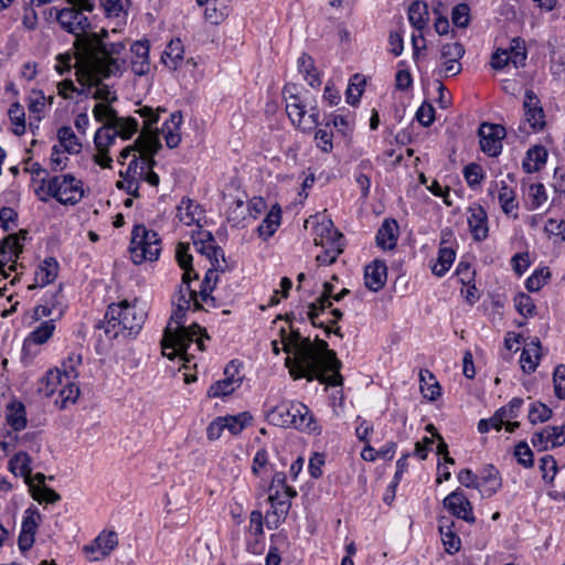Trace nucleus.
Here are the masks:
<instances>
[{
  "label": "nucleus",
  "instance_id": "nucleus-43",
  "mask_svg": "<svg viewBox=\"0 0 565 565\" xmlns=\"http://www.w3.org/2000/svg\"><path fill=\"white\" fill-rule=\"evenodd\" d=\"M7 422L15 430H22L26 426L25 407L20 402H13L7 409Z\"/></svg>",
  "mask_w": 565,
  "mask_h": 565
},
{
  "label": "nucleus",
  "instance_id": "nucleus-38",
  "mask_svg": "<svg viewBox=\"0 0 565 565\" xmlns=\"http://www.w3.org/2000/svg\"><path fill=\"white\" fill-rule=\"evenodd\" d=\"M297 64L299 72L311 87L321 85V78L317 72L313 58L309 54L302 53Z\"/></svg>",
  "mask_w": 565,
  "mask_h": 565
},
{
  "label": "nucleus",
  "instance_id": "nucleus-16",
  "mask_svg": "<svg viewBox=\"0 0 565 565\" xmlns=\"http://www.w3.org/2000/svg\"><path fill=\"white\" fill-rule=\"evenodd\" d=\"M237 369L234 361L225 367L223 380L214 382L207 390L210 398L225 397L231 395L242 384V377L236 376Z\"/></svg>",
  "mask_w": 565,
  "mask_h": 565
},
{
  "label": "nucleus",
  "instance_id": "nucleus-58",
  "mask_svg": "<svg viewBox=\"0 0 565 565\" xmlns=\"http://www.w3.org/2000/svg\"><path fill=\"white\" fill-rule=\"evenodd\" d=\"M499 202L502 211L505 214H510L518 207L514 191L511 188H509L504 182H502V185L499 191Z\"/></svg>",
  "mask_w": 565,
  "mask_h": 565
},
{
  "label": "nucleus",
  "instance_id": "nucleus-10",
  "mask_svg": "<svg viewBox=\"0 0 565 565\" xmlns=\"http://www.w3.org/2000/svg\"><path fill=\"white\" fill-rule=\"evenodd\" d=\"M162 148L160 138L156 134L140 132L134 145L124 148L118 157L120 164L125 163V160L132 156L138 158V162L142 163L154 159V154Z\"/></svg>",
  "mask_w": 565,
  "mask_h": 565
},
{
  "label": "nucleus",
  "instance_id": "nucleus-4",
  "mask_svg": "<svg viewBox=\"0 0 565 565\" xmlns=\"http://www.w3.org/2000/svg\"><path fill=\"white\" fill-rule=\"evenodd\" d=\"M270 424L279 427H294L298 430L317 434L321 433L313 414L308 406L300 402L284 401L267 413Z\"/></svg>",
  "mask_w": 565,
  "mask_h": 565
},
{
  "label": "nucleus",
  "instance_id": "nucleus-3",
  "mask_svg": "<svg viewBox=\"0 0 565 565\" xmlns=\"http://www.w3.org/2000/svg\"><path fill=\"white\" fill-rule=\"evenodd\" d=\"M146 320V313L138 310L136 306L130 305L127 300L119 303L108 306L104 320L97 322L96 328L103 329L108 340L119 337H136Z\"/></svg>",
  "mask_w": 565,
  "mask_h": 565
},
{
  "label": "nucleus",
  "instance_id": "nucleus-49",
  "mask_svg": "<svg viewBox=\"0 0 565 565\" xmlns=\"http://www.w3.org/2000/svg\"><path fill=\"white\" fill-rule=\"evenodd\" d=\"M9 118L13 125L12 132L17 136H22L25 132V113L20 103L11 104L9 111Z\"/></svg>",
  "mask_w": 565,
  "mask_h": 565
},
{
  "label": "nucleus",
  "instance_id": "nucleus-31",
  "mask_svg": "<svg viewBox=\"0 0 565 565\" xmlns=\"http://www.w3.org/2000/svg\"><path fill=\"white\" fill-rule=\"evenodd\" d=\"M280 222L281 209L279 204H274L266 214L263 222L257 226L256 231L258 233V236L264 241H267L276 233V231L280 226Z\"/></svg>",
  "mask_w": 565,
  "mask_h": 565
},
{
  "label": "nucleus",
  "instance_id": "nucleus-54",
  "mask_svg": "<svg viewBox=\"0 0 565 565\" xmlns=\"http://www.w3.org/2000/svg\"><path fill=\"white\" fill-rule=\"evenodd\" d=\"M175 259L183 273L190 275L196 274L192 266V255L190 254V246L186 243H179L175 248Z\"/></svg>",
  "mask_w": 565,
  "mask_h": 565
},
{
  "label": "nucleus",
  "instance_id": "nucleus-14",
  "mask_svg": "<svg viewBox=\"0 0 565 565\" xmlns=\"http://www.w3.org/2000/svg\"><path fill=\"white\" fill-rule=\"evenodd\" d=\"M156 163L157 162L154 159L139 163L138 158L135 156V158L130 160L126 172H120V175L124 178V180L117 182V188L125 190L128 194L135 198H139V184L143 178L145 168L147 166H156Z\"/></svg>",
  "mask_w": 565,
  "mask_h": 565
},
{
  "label": "nucleus",
  "instance_id": "nucleus-62",
  "mask_svg": "<svg viewBox=\"0 0 565 565\" xmlns=\"http://www.w3.org/2000/svg\"><path fill=\"white\" fill-rule=\"evenodd\" d=\"M463 177L470 188H476L484 179V172L480 164L469 163L463 169Z\"/></svg>",
  "mask_w": 565,
  "mask_h": 565
},
{
  "label": "nucleus",
  "instance_id": "nucleus-46",
  "mask_svg": "<svg viewBox=\"0 0 565 565\" xmlns=\"http://www.w3.org/2000/svg\"><path fill=\"white\" fill-rule=\"evenodd\" d=\"M177 210L179 220L185 225L190 226L199 221L201 211L199 210V205L192 200L182 199Z\"/></svg>",
  "mask_w": 565,
  "mask_h": 565
},
{
  "label": "nucleus",
  "instance_id": "nucleus-39",
  "mask_svg": "<svg viewBox=\"0 0 565 565\" xmlns=\"http://www.w3.org/2000/svg\"><path fill=\"white\" fill-rule=\"evenodd\" d=\"M58 263L54 257H46L35 271V282L46 286L54 281L57 276Z\"/></svg>",
  "mask_w": 565,
  "mask_h": 565
},
{
  "label": "nucleus",
  "instance_id": "nucleus-19",
  "mask_svg": "<svg viewBox=\"0 0 565 565\" xmlns=\"http://www.w3.org/2000/svg\"><path fill=\"white\" fill-rule=\"evenodd\" d=\"M94 117L99 122H105L104 126L119 127V125H129L130 131L138 130V121L132 117H119L114 108L106 104H97L93 109Z\"/></svg>",
  "mask_w": 565,
  "mask_h": 565
},
{
  "label": "nucleus",
  "instance_id": "nucleus-47",
  "mask_svg": "<svg viewBox=\"0 0 565 565\" xmlns=\"http://www.w3.org/2000/svg\"><path fill=\"white\" fill-rule=\"evenodd\" d=\"M224 428L227 429L232 435H238L242 430L247 427L253 417L249 413L243 412L237 415L223 416Z\"/></svg>",
  "mask_w": 565,
  "mask_h": 565
},
{
  "label": "nucleus",
  "instance_id": "nucleus-60",
  "mask_svg": "<svg viewBox=\"0 0 565 565\" xmlns=\"http://www.w3.org/2000/svg\"><path fill=\"white\" fill-rule=\"evenodd\" d=\"M323 253L317 255L316 260L319 265L329 266L335 263L338 256L343 252V245L332 243V245L323 247Z\"/></svg>",
  "mask_w": 565,
  "mask_h": 565
},
{
  "label": "nucleus",
  "instance_id": "nucleus-8",
  "mask_svg": "<svg viewBox=\"0 0 565 565\" xmlns=\"http://www.w3.org/2000/svg\"><path fill=\"white\" fill-rule=\"evenodd\" d=\"M201 331L202 328L198 323H192L190 327L177 330L171 337H162V354L169 360H173L177 355H185L188 348L195 342Z\"/></svg>",
  "mask_w": 565,
  "mask_h": 565
},
{
  "label": "nucleus",
  "instance_id": "nucleus-37",
  "mask_svg": "<svg viewBox=\"0 0 565 565\" xmlns=\"http://www.w3.org/2000/svg\"><path fill=\"white\" fill-rule=\"evenodd\" d=\"M183 53L184 49L182 41L180 39H174L171 40L167 45L161 60L163 64L169 68L177 70L180 65V62L183 60Z\"/></svg>",
  "mask_w": 565,
  "mask_h": 565
},
{
  "label": "nucleus",
  "instance_id": "nucleus-17",
  "mask_svg": "<svg viewBox=\"0 0 565 565\" xmlns=\"http://www.w3.org/2000/svg\"><path fill=\"white\" fill-rule=\"evenodd\" d=\"M117 534L113 531L108 533H100L92 544L84 546V552L90 562L99 561L109 555L110 552L117 546Z\"/></svg>",
  "mask_w": 565,
  "mask_h": 565
},
{
  "label": "nucleus",
  "instance_id": "nucleus-55",
  "mask_svg": "<svg viewBox=\"0 0 565 565\" xmlns=\"http://www.w3.org/2000/svg\"><path fill=\"white\" fill-rule=\"evenodd\" d=\"M41 521V513L35 507H30L24 511L21 532L35 535L39 522Z\"/></svg>",
  "mask_w": 565,
  "mask_h": 565
},
{
  "label": "nucleus",
  "instance_id": "nucleus-57",
  "mask_svg": "<svg viewBox=\"0 0 565 565\" xmlns=\"http://www.w3.org/2000/svg\"><path fill=\"white\" fill-rule=\"evenodd\" d=\"M60 298H61V289L51 294L50 297L46 299L45 303L39 305L35 307V309H34L35 318L39 319V318L52 316L54 313V310L56 309V306L61 303Z\"/></svg>",
  "mask_w": 565,
  "mask_h": 565
},
{
  "label": "nucleus",
  "instance_id": "nucleus-22",
  "mask_svg": "<svg viewBox=\"0 0 565 565\" xmlns=\"http://www.w3.org/2000/svg\"><path fill=\"white\" fill-rule=\"evenodd\" d=\"M542 358V347L539 338H530L527 342L524 343L521 356L520 364L524 373L532 374L535 372L536 367L540 364Z\"/></svg>",
  "mask_w": 565,
  "mask_h": 565
},
{
  "label": "nucleus",
  "instance_id": "nucleus-13",
  "mask_svg": "<svg viewBox=\"0 0 565 565\" xmlns=\"http://www.w3.org/2000/svg\"><path fill=\"white\" fill-rule=\"evenodd\" d=\"M22 250L23 247L15 234H10L0 242V277L2 279L9 277L8 270H17V260Z\"/></svg>",
  "mask_w": 565,
  "mask_h": 565
},
{
  "label": "nucleus",
  "instance_id": "nucleus-40",
  "mask_svg": "<svg viewBox=\"0 0 565 565\" xmlns=\"http://www.w3.org/2000/svg\"><path fill=\"white\" fill-rule=\"evenodd\" d=\"M420 392L424 397L429 401H435L440 396V385L436 381L434 374L428 370H420L419 372Z\"/></svg>",
  "mask_w": 565,
  "mask_h": 565
},
{
  "label": "nucleus",
  "instance_id": "nucleus-24",
  "mask_svg": "<svg viewBox=\"0 0 565 565\" xmlns=\"http://www.w3.org/2000/svg\"><path fill=\"white\" fill-rule=\"evenodd\" d=\"M387 279V267L385 262L375 259L365 267L364 280L367 289L379 291Z\"/></svg>",
  "mask_w": 565,
  "mask_h": 565
},
{
  "label": "nucleus",
  "instance_id": "nucleus-25",
  "mask_svg": "<svg viewBox=\"0 0 565 565\" xmlns=\"http://www.w3.org/2000/svg\"><path fill=\"white\" fill-rule=\"evenodd\" d=\"M478 477L481 483L479 491L482 497L490 498L495 494L502 487L500 472L492 465H486L480 471V476Z\"/></svg>",
  "mask_w": 565,
  "mask_h": 565
},
{
  "label": "nucleus",
  "instance_id": "nucleus-35",
  "mask_svg": "<svg viewBox=\"0 0 565 565\" xmlns=\"http://www.w3.org/2000/svg\"><path fill=\"white\" fill-rule=\"evenodd\" d=\"M57 139L61 148L70 154H77L82 150V142L70 126H63L57 130Z\"/></svg>",
  "mask_w": 565,
  "mask_h": 565
},
{
  "label": "nucleus",
  "instance_id": "nucleus-11",
  "mask_svg": "<svg viewBox=\"0 0 565 565\" xmlns=\"http://www.w3.org/2000/svg\"><path fill=\"white\" fill-rule=\"evenodd\" d=\"M76 81L81 85H87L88 87H96L92 97L96 100H103L107 103L115 102L117 96L115 93L110 92L107 85L102 83V79L105 78L102 74L97 75V72L94 67H89L86 65H81L76 67Z\"/></svg>",
  "mask_w": 565,
  "mask_h": 565
},
{
  "label": "nucleus",
  "instance_id": "nucleus-1",
  "mask_svg": "<svg viewBox=\"0 0 565 565\" xmlns=\"http://www.w3.org/2000/svg\"><path fill=\"white\" fill-rule=\"evenodd\" d=\"M285 319L289 322L290 331L287 333L286 329L281 328L280 337L284 351L289 354L285 364L290 375L295 380L306 379L308 382L317 380L321 384L341 385L343 380L340 374L341 362L337 353L329 349L324 340L317 338L312 342L309 337H302L292 326L296 320L294 312L287 313Z\"/></svg>",
  "mask_w": 565,
  "mask_h": 565
},
{
  "label": "nucleus",
  "instance_id": "nucleus-5",
  "mask_svg": "<svg viewBox=\"0 0 565 565\" xmlns=\"http://www.w3.org/2000/svg\"><path fill=\"white\" fill-rule=\"evenodd\" d=\"M42 192L64 205H75L84 198L83 182L70 173L55 175L49 180L43 178L35 193L41 201L46 202L47 198L42 196Z\"/></svg>",
  "mask_w": 565,
  "mask_h": 565
},
{
  "label": "nucleus",
  "instance_id": "nucleus-27",
  "mask_svg": "<svg viewBox=\"0 0 565 565\" xmlns=\"http://www.w3.org/2000/svg\"><path fill=\"white\" fill-rule=\"evenodd\" d=\"M131 71L138 76L146 75L150 70L149 42H135L131 45Z\"/></svg>",
  "mask_w": 565,
  "mask_h": 565
},
{
  "label": "nucleus",
  "instance_id": "nucleus-28",
  "mask_svg": "<svg viewBox=\"0 0 565 565\" xmlns=\"http://www.w3.org/2000/svg\"><path fill=\"white\" fill-rule=\"evenodd\" d=\"M455 522L446 516H443L438 521V530L441 535V541L445 550L449 554L457 553L461 547V540L454 531Z\"/></svg>",
  "mask_w": 565,
  "mask_h": 565
},
{
  "label": "nucleus",
  "instance_id": "nucleus-20",
  "mask_svg": "<svg viewBox=\"0 0 565 565\" xmlns=\"http://www.w3.org/2000/svg\"><path fill=\"white\" fill-rule=\"evenodd\" d=\"M136 131H130L129 125H119V127L103 126L97 129L94 136V143L97 150H109L117 137L129 139Z\"/></svg>",
  "mask_w": 565,
  "mask_h": 565
},
{
  "label": "nucleus",
  "instance_id": "nucleus-41",
  "mask_svg": "<svg viewBox=\"0 0 565 565\" xmlns=\"http://www.w3.org/2000/svg\"><path fill=\"white\" fill-rule=\"evenodd\" d=\"M58 397L55 399V404L60 408H65L68 403H75L79 395V387L74 382V379H64V382L58 390Z\"/></svg>",
  "mask_w": 565,
  "mask_h": 565
},
{
  "label": "nucleus",
  "instance_id": "nucleus-9",
  "mask_svg": "<svg viewBox=\"0 0 565 565\" xmlns=\"http://www.w3.org/2000/svg\"><path fill=\"white\" fill-rule=\"evenodd\" d=\"M296 497L297 491L295 489L269 492L268 502L270 508L265 515V524L268 529H278L279 525L285 522L291 508V500Z\"/></svg>",
  "mask_w": 565,
  "mask_h": 565
},
{
  "label": "nucleus",
  "instance_id": "nucleus-51",
  "mask_svg": "<svg viewBox=\"0 0 565 565\" xmlns=\"http://www.w3.org/2000/svg\"><path fill=\"white\" fill-rule=\"evenodd\" d=\"M55 330V319H49L36 327L29 335V340L35 344L45 343Z\"/></svg>",
  "mask_w": 565,
  "mask_h": 565
},
{
  "label": "nucleus",
  "instance_id": "nucleus-45",
  "mask_svg": "<svg viewBox=\"0 0 565 565\" xmlns=\"http://www.w3.org/2000/svg\"><path fill=\"white\" fill-rule=\"evenodd\" d=\"M174 305V310L168 321V324L163 331V337H171L173 332L184 328V322L186 320V312L191 308V306L186 305Z\"/></svg>",
  "mask_w": 565,
  "mask_h": 565
},
{
  "label": "nucleus",
  "instance_id": "nucleus-15",
  "mask_svg": "<svg viewBox=\"0 0 565 565\" xmlns=\"http://www.w3.org/2000/svg\"><path fill=\"white\" fill-rule=\"evenodd\" d=\"M443 505L452 516L463 520L470 524L476 522L473 507L460 488L450 492L444 499Z\"/></svg>",
  "mask_w": 565,
  "mask_h": 565
},
{
  "label": "nucleus",
  "instance_id": "nucleus-64",
  "mask_svg": "<svg viewBox=\"0 0 565 565\" xmlns=\"http://www.w3.org/2000/svg\"><path fill=\"white\" fill-rule=\"evenodd\" d=\"M554 392L557 398L565 399V365L559 364L553 373Z\"/></svg>",
  "mask_w": 565,
  "mask_h": 565
},
{
  "label": "nucleus",
  "instance_id": "nucleus-56",
  "mask_svg": "<svg viewBox=\"0 0 565 565\" xmlns=\"http://www.w3.org/2000/svg\"><path fill=\"white\" fill-rule=\"evenodd\" d=\"M550 277L551 273L548 268L542 267L535 269L534 273L526 279L525 287L531 292L539 291L543 286L547 284Z\"/></svg>",
  "mask_w": 565,
  "mask_h": 565
},
{
  "label": "nucleus",
  "instance_id": "nucleus-32",
  "mask_svg": "<svg viewBox=\"0 0 565 565\" xmlns=\"http://www.w3.org/2000/svg\"><path fill=\"white\" fill-rule=\"evenodd\" d=\"M63 382L64 376L61 370H49L45 373V375L40 380L38 392L45 397H51L55 393H58V390L61 388Z\"/></svg>",
  "mask_w": 565,
  "mask_h": 565
},
{
  "label": "nucleus",
  "instance_id": "nucleus-42",
  "mask_svg": "<svg viewBox=\"0 0 565 565\" xmlns=\"http://www.w3.org/2000/svg\"><path fill=\"white\" fill-rule=\"evenodd\" d=\"M456 258V253L451 247H440L436 263L431 266V271L437 277H443L451 267Z\"/></svg>",
  "mask_w": 565,
  "mask_h": 565
},
{
  "label": "nucleus",
  "instance_id": "nucleus-12",
  "mask_svg": "<svg viewBox=\"0 0 565 565\" xmlns=\"http://www.w3.org/2000/svg\"><path fill=\"white\" fill-rule=\"evenodd\" d=\"M480 148L489 157H498L502 151V140L507 130L502 125L482 122L478 129Z\"/></svg>",
  "mask_w": 565,
  "mask_h": 565
},
{
  "label": "nucleus",
  "instance_id": "nucleus-30",
  "mask_svg": "<svg viewBox=\"0 0 565 565\" xmlns=\"http://www.w3.org/2000/svg\"><path fill=\"white\" fill-rule=\"evenodd\" d=\"M376 244L383 249H393L398 238V224L395 220H385L376 233Z\"/></svg>",
  "mask_w": 565,
  "mask_h": 565
},
{
  "label": "nucleus",
  "instance_id": "nucleus-6",
  "mask_svg": "<svg viewBox=\"0 0 565 565\" xmlns=\"http://www.w3.org/2000/svg\"><path fill=\"white\" fill-rule=\"evenodd\" d=\"M129 252L131 260L139 265L157 260L161 252V239L157 232L137 224L131 231Z\"/></svg>",
  "mask_w": 565,
  "mask_h": 565
},
{
  "label": "nucleus",
  "instance_id": "nucleus-63",
  "mask_svg": "<svg viewBox=\"0 0 565 565\" xmlns=\"http://www.w3.org/2000/svg\"><path fill=\"white\" fill-rule=\"evenodd\" d=\"M551 416L552 409L545 404L536 402L531 405L527 417L532 424H537L548 420Z\"/></svg>",
  "mask_w": 565,
  "mask_h": 565
},
{
  "label": "nucleus",
  "instance_id": "nucleus-33",
  "mask_svg": "<svg viewBox=\"0 0 565 565\" xmlns=\"http://www.w3.org/2000/svg\"><path fill=\"white\" fill-rule=\"evenodd\" d=\"M182 122V115L180 111L171 114L170 119L164 121L162 132L166 143L169 148H175L181 141L180 126Z\"/></svg>",
  "mask_w": 565,
  "mask_h": 565
},
{
  "label": "nucleus",
  "instance_id": "nucleus-34",
  "mask_svg": "<svg viewBox=\"0 0 565 565\" xmlns=\"http://www.w3.org/2000/svg\"><path fill=\"white\" fill-rule=\"evenodd\" d=\"M547 160V151L543 146H534L526 151L522 167L526 173L540 171Z\"/></svg>",
  "mask_w": 565,
  "mask_h": 565
},
{
  "label": "nucleus",
  "instance_id": "nucleus-48",
  "mask_svg": "<svg viewBox=\"0 0 565 565\" xmlns=\"http://www.w3.org/2000/svg\"><path fill=\"white\" fill-rule=\"evenodd\" d=\"M372 170V163L370 160H362L355 170V182L361 189V196L366 199L370 194L371 177L366 171Z\"/></svg>",
  "mask_w": 565,
  "mask_h": 565
},
{
  "label": "nucleus",
  "instance_id": "nucleus-52",
  "mask_svg": "<svg viewBox=\"0 0 565 565\" xmlns=\"http://www.w3.org/2000/svg\"><path fill=\"white\" fill-rule=\"evenodd\" d=\"M353 125L354 120L349 111L347 114L332 115V118L324 122L326 127L333 126L343 136H347L350 131H352Z\"/></svg>",
  "mask_w": 565,
  "mask_h": 565
},
{
  "label": "nucleus",
  "instance_id": "nucleus-26",
  "mask_svg": "<svg viewBox=\"0 0 565 565\" xmlns=\"http://www.w3.org/2000/svg\"><path fill=\"white\" fill-rule=\"evenodd\" d=\"M313 242L316 245L326 247L332 243L342 244L343 235L338 232L331 220H322L313 228Z\"/></svg>",
  "mask_w": 565,
  "mask_h": 565
},
{
  "label": "nucleus",
  "instance_id": "nucleus-61",
  "mask_svg": "<svg viewBox=\"0 0 565 565\" xmlns=\"http://www.w3.org/2000/svg\"><path fill=\"white\" fill-rule=\"evenodd\" d=\"M527 196L530 200V210L539 209L547 200L545 188L542 183L530 184Z\"/></svg>",
  "mask_w": 565,
  "mask_h": 565
},
{
  "label": "nucleus",
  "instance_id": "nucleus-59",
  "mask_svg": "<svg viewBox=\"0 0 565 565\" xmlns=\"http://www.w3.org/2000/svg\"><path fill=\"white\" fill-rule=\"evenodd\" d=\"M28 109L31 114H36V120L41 119V114L44 111L46 97L42 90L33 89L26 98Z\"/></svg>",
  "mask_w": 565,
  "mask_h": 565
},
{
  "label": "nucleus",
  "instance_id": "nucleus-53",
  "mask_svg": "<svg viewBox=\"0 0 565 565\" xmlns=\"http://www.w3.org/2000/svg\"><path fill=\"white\" fill-rule=\"evenodd\" d=\"M508 52L510 54V62L513 63L515 67L524 65L526 60V51L524 41L521 38L516 36L511 40Z\"/></svg>",
  "mask_w": 565,
  "mask_h": 565
},
{
  "label": "nucleus",
  "instance_id": "nucleus-36",
  "mask_svg": "<svg viewBox=\"0 0 565 565\" xmlns=\"http://www.w3.org/2000/svg\"><path fill=\"white\" fill-rule=\"evenodd\" d=\"M429 20L428 7L420 1L413 2L408 8V21L420 33L427 26Z\"/></svg>",
  "mask_w": 565,
  "mask_h": 565
},
{
  "label": "nucleus",
  "instance_id": "nucleus-2",
  "mask_svg": "<svg viewBox=\"0 0 565 565\" xmlns=\"http://www.w3.org/2000/svg\"><path fill=\"white\" fill-rule=\"evenodd\" d=\"M108 35L106 30L102 35L92 33L84 39V49L88 54L86 66L94 67L98 74L104 77L120 74L125 66V61L119 55L125 50L122 42L107 43L104 38Z\"/></svg>",
  "mask_w": 565,
  "mask_h": 565
},
{
  "label": "nucleus",
  "instance_id": "nucleus-50",
  "mask_svg": "<svg viewBox=\"0 0 565 565\" xmlns=\"http://www.w3.org/2000/svg\"><path fill=\"white\" fill-rule=\"evenodd\" d=\"M195 245L198 246V252L201 253L202 255H205L210 259L211 267H220L221 260L225 262V255L223 249L220 246L215 245V243L206 244V242H195Z\"/></svg>",
  "mask_w": 565,
  "mask_h": 565
},
{
  "label": "nucleus",
  "instance_id": "nucleus-18",
  "mask_svg": "<svg viewBox=\"0 0 565 565\" xmlns=\"http://www.w3.org/2000/svg\"><path fill=\"white\" fill-rule=\"evenodd\" d=\"M294 90H296L295 85H286L284 87L282 94L286 102V111L291 122L301 128L305 122L307 105Z\"/></svg>",
  "mask_w": 565,
  "mask_h": 565
},
{
  "label": "nucleus",
  "instance_id": "nucleus-21",
  "mask_svg": "<svg viewBox=\"0 0 565 565\" xmlns=\"http://www.w3.org/2000/svg\"><path fill=\"white\" fill-rule=\"evenodd\" d=\"M523 107L525 111V119L533 131L542 130L545 126V115L541 106V102L533 90L527 89L525 92Z\"/></svg>",
  "mask_w": 565,
  "mask_h": 565
},
{
  "label": "nucleus",
  "instance_id": "nucleus-23",
  "mask_svg": "<svg viewBox=\"0 0 565 565\" xmlns=\"http://www.w3.org/2000/svg\"><path fill=\"white\" fill-rule=\"evenodd\" d=\"M199 278L198 274L183 273L179 289L173 298V303L193 306V310H201L203 306L199 301L198 292L190 286L192 280Z\"/></svg>",
  "mask_w": 565,
  "mask_h": 565
},
{
  "label": "nucleus",
  "instance_id": "nucleus-29",
  "mask_svg": "<svg viewBox=\"0 0 565 565\" xmlns=\"http://www.w3.org/2000/svg\"><path fill=\"white\" fill-rule=\"evenodd\" d=\"M468 224L476 241H483L488 236V216L483 207L477 206L469 210Z\"/></svg>",
  "mask_w": 565,
  "mask_h": 565
},
{
  "label": "nucleus",
  "instance_id": "nucleus-44",
  "mask_svg": "<svg viewBox=\"0 0 565 565\" xmlns=\"http://www.w3.org/2000/svg\"><path fill=\"white\" fill-rule=\"evenodd\" d=\"M9 467L15 476H21L24 478L25 482H30L32 468L31 458L26 452L21 451L14 455V457L9 461Z\"/></svg>",
  "mask_w": 565,
  "mask_h": 565
},
{
  "label": "nucleus",
  "instance_id": "nucleus-7",
  "mask_svg": "<svg viewBox=\"0 0 565 565\" xmlns=\"http://www.w3.org/2000/svg\"><path fill=\"white\" fill-rule=\"evenodd\" d=\"M55 14V19L61 25V28L76 36L77 41H82L84 43V39L89 36L88 31L90 29L89 19L76 8H51L50 15Z\"/></svg>",
  "mask_w": 565,
  "mask_h": 565
}]
</instances>
